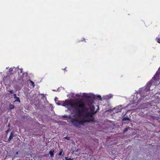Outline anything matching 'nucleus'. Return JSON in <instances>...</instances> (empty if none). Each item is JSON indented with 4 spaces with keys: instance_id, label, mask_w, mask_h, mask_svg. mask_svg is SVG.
<instances>
[{
    "instance_id": "4be33fe9",
    "label": "nucleus",
    "mask_w": 160,
    "mask_h": 160,
    "mask_svg": "<svg viewBox=\"0 0 160 160\" xmlns=\"http://www.w3.org/2000/svg\"><path fill=\"white\" fill-rule=\"evenodd\" d=\"M13 96L14 98H17L18 97H17L16 94H14Z\"/></svg>"
},
{
    "instance_id": "ddd939ff",
    "label": "nucleus",
    "mask_w": 160,
    "mask_h": 160,
    "mask_svg": "<svg viewBox=\"0 0 160 160\" xmlns=\"http://www.w3.org/2000/svg\"><path fill=\"white\" fill-rule=\"evenodd\" d=\"M13 102H20V100L19 97H18Z\"/></svg>"
},
{
    "instance_id": "412c9836",
    "label": "nucleus",
    "mask_w": 160,
    "mask_h": 160,
    "mask_svg": "<svg viewBox=\"0 0 160 160\" xmlns=\"http://www.w3.org/2000/svg\"><path fill=\"white\" fill-rule=\"evenodd\" d=\"M9 91L11 94H12L13 93V90H9Z\"/></svg>"
},
{
    "instance_id": "4468645a",
    "label": "nucleus",
    "mask_w": 160,
    "mask_h": 160,
    "mask_svg": "<svg viewBox=\"0 0 160 160\" xmlns=\"http://www.w3.org/2000/svg\"><path fill=\"white\" fill-rule=\"evenodd\" d=\"M158 76L157 75V72L154 76L152 78V79H153L154 80H155V81H156L157 79H156V77Z\"/></svg>"
},
{
    "instance_id": "cd10ccee",
    "label": "nucleus",
    "mask_w": 160,
    "mask_h": 160,
    "mask_svg": "<svg viewBox=\"0 0 160 160\" xmlns=\"http://www.w3.org/2000/svg\"><path fill=\"white\" fill-rule=\"evenodd\" d=\"M65 69H66V68H64V70Z\"/></svg>"
},
{
    "instance_id": "9d476101",
    "label": "nucleus",
    "mask_w": 160,
    "mask_h": 160,
    "mask_svg": "<svg viewBox=\"0 0 160 160\" xmlns=\"http://www.w3.org/2000/svg\"><path fill=\"white\" fill-rule=\"evenodd\" d=\"M54 150H52L49 152V154L50 155L51 157H52L54 156Z\"/></svg>"
},
{
    "instance_id": "c85d7f7f",
    "label": "nucleus",
    "mask_w": 160,
    "mask_h": 160,
    "mask_svg": "<svg viewBox=\"0 0 160 160\" xmlns=\"http://www.w3.org/2000/svg\"><path fill=\"white\" fill-rule=\"evenodd\" d=\"M99 110V108H98V110Z\"/></svg>"
},
{
    "instance_id": "bb28decb",
    "label": "nucleus",
    "mask_w": 160,
    "mask_h": 160,
    "mask_svg": "<svg viewBox=\"0 0 160 160\" xmlns=\"http://www.w3.org/2000/svg\"><path fill=\"white\" fill-rule=\"evenodd\" d=\"M21 73L22 72V70H21Z\"/></svg>"
},
{
    "instance_id": "6e6552de",
    "label": "nucleus",
    "mask_w": 160,
    "mask_h": 160,
    "mask_svg": "<svg viewBox=\"0 0 160 160\" xmlns=\"http://www.w3.org/2000/svg\"><path fill=\"white\" fill-rule=\"evenodd\" d=\"M92 109H91L90 111V113L93 115V114H95L97 113L98 111V109H97L96 111H95L94 109L95 108V107L94 106L92 107Z\"/></svg>"
},
{
    "instance_id": "39448f33",
    "label": "nucleus",
    "mask_w": 160,
    "mask_h": 160,
    "mask_svg": "<svg viewBox=\"0 0 160 160\" xmlns=\"http://www.w3.org/2000/svg\"><path fill=\"white\" fill-rule=\"evenodd\" d=\"M75 102V101H72L70 100H67L65 101L64 103L65 105L70 106L72 108L74 107V105H76V104L77 103Z\"/></svg>"
},
{
    "instance_id": "7ed1b4c3",
    "label": "nucleus",
    "mask_w": 160,
    "mask_h": 160,
    "mask_svg": "<svg viewBox=\"0 0 160 160\" xmlns=\"http://www.w3.org/2000/svg\"><path fill=\"white\" fill-rule=\"evenodd\" d=\"M77 103L74 105L75 110H76V113L77 115L80 116L81 115V112H83L85 109V104L80 102H75Z\"/></svg>"
},
{
    "instance_id": "f257e3e1",
    "label": "nucleus",
    "mask_w": 160,
    "mask_h": 160,
    "mask_svg": "<svg viewBox=\"0 0 160 160\" xmlns=\"http://www.w3.org/2000/svg\"><path fill=\"white\" fill-rule=\"evenodd\" d=\"M152 84L151 81H149L144 87L138 90L136 95V98H138L137 99H138V102L141 101L143 98L148 95Z\"/></svg>"
},
{
    "instance_id": "dca6fc26",
    "label": "nucleus",
    "mask_w": 160,
    "mask_h": 160,
    "mask_svg": "<svg viewBox=\"0 0 160 160\" xmlns=\"http://www.w3.org/2000/svg\"><path fill=\"white\" fill-rule=\"evenodd\" d=\"M157 39H158V42L160 43V35H159L158 36V37H157Z\"/></svg>"
},
{
    "instance_id": "5701e85b",
    "label": "nucleus",
    "mask_w": 160,
    "mask_h": 160,
    "mask_svg": "<svg viewBox=\"0 0 160 160\" xmlns=\"http://www.w3.org/2000/svg\"><path fill=\"white\" fill-rule=\"evenodd\" d=\"M11 131V129L9 128H8L7 130V131H6V132L7 133H8L9 132H10V131Z\"/></svg>"
},
{
    "instance_id": "423d86ee",
    "label": "nucleus",
    "mask_w": 160,
    "mask_h": 160,
    "mask_svg": "<svg viewBox=\"0 0 160 160\" xmlns=\"http://www.w3.org/2000/svg\"><path fill=\"white\" fill-rule=\"evenodd\" d=\"M82 116L83 117V118H85L86 119V118H88L90 117H92V116L93 115L90 112H87L84 113H83Z\"/></svg>"
},
{
    "instance_id": "f03ea898",
    "label": "nucleus",
    "mask_w": 160,
    "mask_h": 160,
    "mask_svg": "<svg viewBox=\"0 0 160 160\" xmlns=\"http://www.w3.org/2000/svg\"><path fill=\"white\" fill-rule=\"evenodd\" d=\"M75 121L76 123L74 124V125L76 126H78V128H80L81 125L83 126L84 125L85 123L90 122H95V118L93 115L92 117L89 118L87 119L85 118H81L80 119H78V121Z\"/></svg>"
},
{
    "instance_id": "393cba45",
    "label": "nucleus",
    "mask_w": 160,
    "mask_h": 160,
    "mask_svg": "<svg viewBox=\"0 0 160 160\" xmlns=\"http://www.w3.org/2000/svg\"><path fill=\"white\" fill-rule=\"evenodd\" d=\"M10 123H8V127H10Z\"/></svg>"
},
{
    "instance_id": "b1692460",
    "label": "nucleus",
    "mask_w": 160,
    "mask_h": 160,
    "mask_svg": "<svg viewBox=\"0 0 160 160\" xmlns=\"http://www.w3.org/2000/svg\"><path fill=\"white\" fill-rule=\"evenodd\" d=\"M98 98H99L100 100H101L102 98H101V96H100L98 95Z\"/></svg>"
},
{
    "instance_id": "f3484780",
    "label": "nucleus",
    "mask_w": 160,
    "mask_h": 160,
    "mask_svg": "<svg viewBox=\"0 0 160 160\" xmlns=\"http://www.w3.org/2000/svg\"><path fill=\"white\" fill-rule=\"evenodd\" d=\"M63 151V150L62 149H61V150L59 152V154H58L59 156H61L62 155Z\"/></svg>"
},
{
    "instance_id": "1a4fd4ad",
    "label": "nucleus",
    "mask_w": 160,
    "mask_h": 160,
    "mask_svg": "<svg viewBox=\"0 0 160 160\" xmlns=\"http://www.w3.org/2000/svg\"><path fill=\"white\" fill-rule=\"evenodd\" d=\"M14 134V132H12L10 133V135L8 138V141H10L12 139L13 135Z\"/></svg>"
},
{
    "instance_id": "20e7f679",
    "label": "nucleus",
    "mask_w": 160,
    "mask_h": 160,
    "mask_svg": "<svg viewBox=\"0 0 160 160\" xmlns=\"http://www.w3.org/2000/svg\"><path fill=\"white\" fill-rule=\"evenodd\" d=\"M74 116H73V117H71V116L70 115H69L68 116L67 115H64L63 116V117L65 118H68L69 119H70V120L69 122L72 124L74 126L78 128V126H76L74 124L75 123H76L75 121H78V118L77 116L74 117Z\"/></svg>"
},
{
    "instance_id": "a211bd4d",
    "label": "nucleus",
    "mask_w": 160,
    "mask_h": 160,
    "mask_svg": "<svg viewBox=\"0 0 160 160\" xmlns=\"http://www.w3.org/2000/svg\"><path fill=\"white\" fill-rule=\"evenodd\" d=\"M30 82L31 83V85H32V86L33 87H34L35 86V84H34V82H32V81H30Z\"/></svg>"
},
{
    "instance_id": "9b49d317",
    "label": "nucleus",
    "mask_w": 160,
    "mask_h": 160,
    "mask_svg": "<svg viewBox=\"0 0 160 160\" xmlns=\"http://www.w3.org/2000/svg\"><path fill=\"white\" fill-rule=\"evenodd\" d=\"M129 120L130 119L127 116L126 117H124L122 119V121H124Z\"/></svg>"
},
{
    "instance_id": "2eb2a0df",
    "label": "nucleus",
    "mask_w": 160,
    "mask_h": 160,
    "mask_svg": "<svg viewBox=\"0 0 160 160\" xmlns=\"http://www.w3.org/2000/svg\"><path fill=\"white\" fill-rule=\"evenodd\" d=\"M65 159L66 160H72V159H71L70 158H69L68 157H65Z\"/></svg>"
},
{
    "instance_id": "6ab92c4d",
    "label": "nucleus",
    "mask_w": 160,
    "mask_h": 160,
    "mask_svg": "<svg viewBox=\"0 0 160 160\" xmlns=\"http://www.w3.org/2000/svg\"><path fill=\"white\" fill-rule=\"evenodd\" d=\"M129 128H125L124 129V130H123L124 132H126L127 131Z\"/></svg>"
},
{
    "instance_id": "0eeeda50",
    "label": "nucleus",
    "mask_w": 160,
    "mask_h": 160,
    "mask_svg": "<svg viewBox=\"0 0 160 160\" xmlns=\"http://www.w3.org/2000/svg\"><path fill=\"white\" fill-rule=\"evenodd\" d=\"M87 100L90 102L91 104H92L93 102V100L92 99V98L91 96H88L87 97Z\"/></svg>"
},
{
    "instance_id": "f8f14e48",
    "label": "nucleus",
    "mask_w": 160,
    "mask_h": 160,
    "mask_svg": "<svg viewBox=\"0 0 160 160\" xmlns=\"http://www.w3.org/2000/svg\"><path fill=\"white\" fill-rule=\"evenodd\" d=\"M14 106L12 104H10L9 105V109L11 110L14 109Z\"/></svg>"
},
{
    "instance_id": "c756f323",
    "label": "nucleus",
    "mask_w": 160,
    "mask_h": 160,
    "mask_svg": "<svg viewBox=\"0 0 160 160\" xmlns=\"http://www.w3.org/2000/svg\"><path fill=\"white\" fill-rule=\"evenodd\" d=\"M13 160V158H12V160Z\"/></svg>"
},
{
    "instance_id": "a878e982",
    "label": "nucleus",
    "mask_w": 160,
    "mask_h": 160,
    "mask_svg": "<svg viewBox=\"0 0 160 160\" xmlns=\"http://www.w3.org/2000/svg\"><path fill=\"white\" fill-rule=\"evenodd\" d=\"M18 151H17L16 152V154H18Z\"/></svg>"
},
{
    "instance_id": "aec40b11",
    "label": "nucleus",
    "mask_w": 160,
    "mask_h": 160,
    "mask_svg": "<svg viewBox=\"0 0 160 160\" xmlns=\"http://www.w3.org/2000/svg\"><path fill=\"white\" fill-rule=\"evenodd\" d=\"M65 138L67 140H69L70 139V138L68 137H66L63 138Z\"/></svg>"
}]
</instances>
